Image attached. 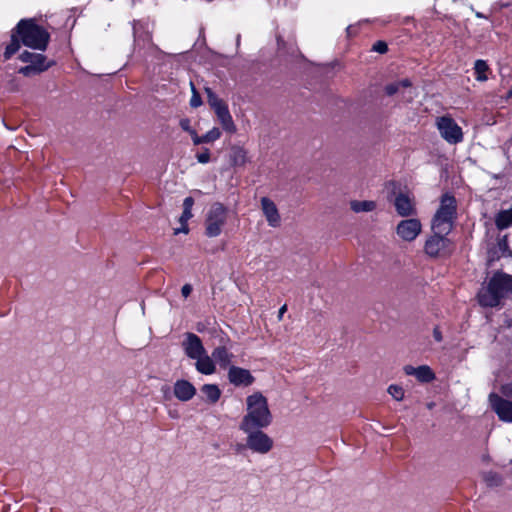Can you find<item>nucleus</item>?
Wrapping results in <instances>:
<instances>
[{"instance_id": "1", "label": "nucleus", "mask_w": 512, "mask_h": 512, "mask_svg": "<svg viewBox=\"0 0 512 512\" xmlns=\"http://www.w3.org/2000/svg\"><path fill=\"white\" fill-rule=\"evenodd\" d=\"M272 413L268 400L260 391H255L246 397V413L239 428L268 427L272 423Z\"/></svg>"}, {"instance_id": "2", "label": "nucleus", "mask_w": 512, "mask_h": 512, "mask_svg": "<svg viewBox=\"0 0 512 512\" xmlns=\"http://www.w3.org/2000/svg\"><path fill=\"white\" fill-rule=\"evenodd\" d=\"M510 294H512V276L497 272L487 286L479 291L478 301L483 307H496Z\"/></svg>"}, {"instance_id": "3", "label": "nucleus", "mask_w": 512, "mask_h": 512, "mask_svg": "<svg viewBox=\"0 0 512 512\" xmlns=\"http://www.w3.org/2000/svg\"><path fill=\"white\" fill-rule=\"evenodd\" d=\"M21 42L32 49L44 51L49 42V33L33 20H21L16 27Z\"/></svg>"}, {"instance_id": "4", "label": "nucleus", "mask_w": 512, "mask_h": 512, "mask_svg": "<svg viewBox=\"0 0 512 512\" xmlns=\"http://www.w3.org/2000/svg\"><path fill=\"white\" fill-rule=\"evenodd\" d=\"M456 216V200L453 196L445 194L442 196L440 206L432 220L433 233L448 234L453 227Z\"/></svg>"}, {"instance_id": "5", "label": "nucleus", "mask_w": 512, "mask_h": 512, "mask_svg": "<svg viewBox=\"0 0 512 512\" xmlns=\"http://www.w3.org/2000/svg\"><path fill=\"white\" fill-rule=\"evenodd\" d=\"M265 427L240 428L246 434L245 446L254 453L261 455L269 453L273 446V439L262 431Z\"/></svg>"}, {"instance_id": "6", "label": "nucleus", "mask_w": 512, "mask_h": 512, "mask_svg": "<svg viewBox=\"0 0 512 512\" xmlns=\"http://www.w3.org/2000/svg\"><path fill=\"white\" fill-rule=\"evenodd\" d=\"M227 218L228 210L223 204L219 202L212 204L205 217V234L210 238L219 236L226 225Z\"/></svg>"}, {"instance_id": "7", "label": "nucleus", "mask_w": 512, "mask_h": 512, "mask_svg": "<svg viewBox=\"0 0 512 512\" xmlns=\"http://www.w3.org/2000/svg\"><path fill=\"white\" fill-rule=\"evenodd\" d=\"M207 94V101L211 108L214 110L218 121L222 128L229 133L236 132V125L229 112L228 106L209 88H205Z\"/></svg>"}, {"instance_id": "8", "label": "nucleus", "mask_w": 512, "mask_h": 512, "mask_svg": "<svg viewBox=\"0 0 512 512\" xmlns=\"http://www.w3.org/2000/svg\"><path fill=\"white\" fill-rule=\"evenodd\" d=\"M436 126L441 137L449 144H457L463 140V132L461 127L448 116L437 118Z\"/></svg>"}, {"instance_id": "9", "label": "nucleus", "mask_w": 512, "mask_h": 512, "mask_svg": "<svg viewBox=\"0 0 512 512\" xmlns=\"http://www.w3.org/2000/svg\"><path fill=\"white\" fill-rule=\"evenodd\" d=\"M422 231L421 221L417 218H409L401 220L395 228L397 236L405 241H414Z\"/></svg>"}, {"instance_id": "10", "label": "nucleus", "mask_w": 512, "mask_h": 512, "mask_svg": "<svg viewBox=\"0 0 512 512\" xmlns=\"http://www.w3.org/2000/svg\"><path fill=\"white\" fill-rule=\"evenodd\" d=\"M489 403L501 421L512 423V401L491 393L489 395Z\"/></svg>"}, {"instance_id": "11", "label": "nucleus", "mask_w": 512, "mask_h": 512, "mask_svg": "<svg viewBox=\"0 0 512 512\" xmlns=\"http://www.w3.org/2000/svg\"><path fill=\"white\" fill-rule=\"evenodd\" d=\"M181 345L185 355L193 360L201 357V355L205 354L206 352L201 339L196 334L191 332L185 333L184 340L182 341Z\"/></svg>"}, {"instance_id": "12", "label": "nucleus", "mask_w": 512, "mask_h": 512, "mask_svg": "<svg viewBox=\"0 0 512 512\" xmlns=\"http://www.w3.org/2000/svg\"><path fill=\"white\" fill-rule=\"evenodd\" d=\"M227 378L229 383L236 387H248L255 382V377L248 369L235 365L229 367Z\"/></svg>"}, {"instance_id": "13", "label": "nucleus", "mask_w": 512, "mask_h": 512, "mask_svg": "<svg viewBox=\"0 0 512 512\" xmlns=\"http://www.w3.org/2000/svg\"><path fill=\"white\" fill-rule=\"evenodd\" d=\"M393 205L401 217H411L416 214L415 200L409 193L399 192L394 198Z\"/></svg>"}, {"instance_id": "14", "label": "nucleus", "mask_w": 512, "mask_h": 512, "mask_svg": "<svg viewBox=\"0 0 512 512\" xmlns=\"http://www.w3.org/2000/svg\"><path fill=\"white\" fill-rule=\"evenodd\" d=\"M262 213L272 228H277L281 224V216L276 204L268 197H262L260 199Z\"/></svg>"}, {"instance_id": "15", "label": "nucleus", "mask_w": 512, "mask_h": 512, "mask_svg": "<svg viewBox=\"0 0 512 512\" xmlns=\"http://www.w3.org/2000/svg\"><path fill=\"white\" fill-rule=\"evenodd\" d=\"M446 234L434 233L425 243V252L431 257H437L448 249L449 240L445 238Z\"/></svg>"}, {"instance_id": "16", "label": "nucleus", "mask_w": 512, "mask_h": 512, "mask_svg": "<svg viewBox=\"0 0 512 512\" xmlns=\"http://www.w3.org/2000/svg\"><path fill=\"white\" fill-rule=\"evenodd\" d=\"M411 82L409 79H402L385 86V92L387 95L392 96L397 93H401L403 98L407 101H411L414 94L411 90Z\"/></svg>"}, {"instance_id": "17", "label": "nucleus", "mask_w": 512, "mask_h": 512, "mask_svg": "<svg viewBox=\"0 0 512 512\" xmlns=\"http://www.w3.org/2000/svg\"><path fill=\"white\" fill-rule=\"evenodd\" d=\"M173 393L179 401L187 402L195 396L196 388L191 382L180 379L174 383Z\"/></svg>"}, {"instance_id": "18", "label": "nucleus", "mask_w": 512, "mask_h": 512, "mask_svg": "<svg viewBox=\"0 0 512 512\" xmlns=\"http://www.w3.org/2000/svg\"><path fill=\"white\" fill-rule=\"evenodd\" d=\"M19 58L22 62L35 65L38 71H45L51 66V63L47 62L43 54L24 51L20 54Z\"/></svg>"}, {"instance_id": "19", "label": "nucleus", "mask_w": 512, "mask_h": 512, "mask_svg": "<svg viewBox=\"0 0 512 512\" xmlns=\"http://www.w3.org/2000/svg\"><path fill=\"white\" fill-rule=\"evenodd\" d=\"M212 357L220 368L229 369L232 365L234 355L226 346H218L212 351Z\"/></svg>"}, {"instance_id": "20", "label": "nucleus", "mask_w": 512, "mask_h": 512, "mask_svg": "<svg viewBox=\"0 0 512 512\" xmlns=\"http://www.w3.org/2000/svg\"><path fill=\"white\" fill-rule=\"evenodd\" d=\"M404 372L407 375L415 376L421 382H430L434 379L435 375L429 366L422 365L419 367H413L407 365L404 367Z\"/></svg>"}, {"instance_id": "21", "label": "nucleus", "mask_w": 512, "mask_h": 512, "mask_svg": "<svg viewBox=\"0 0 512 512\" xmlns=\"http://www.w3.org/2000/svg\"><path fill=\"white\" fill-rule=\"evenodd\" d=\"M195 368L196 370L204 375H212L216 372V363L214 358L207 354L201 355V357L196 358Z\"/></svg>"}, {"instance_id": "22", "label": "nucleus", "mask_w": 512, "mask_h": 512, "mask_svg": "<svg viewBox=\"0 0 512 512\" xmlns=\"http://www.w3.org/2000/svg\"><path fill=\"white\" fill-rule=\"evenodd\" d=\"M230 161L233 166H244L247 162L246 151L238 146L231 148Z\"/></svg>"}, {"instance_id": "23", "label": "nucleus", "mask_w": 512, "mask_h": 512, "mask_svg": "<svg viewBox=\"0 0 512 512\" xmlns=\"http://www.w3.org/2000/svg\"><path fill=\"white\" fill-rule=\"evenodd\" d=\"M201 392L205 395L206 400L210 403H216L221 396V390L216 384L203 385L201 387Z\"/></svg>"}, {"instance_id": "24", "label": "nucleus", "mask_w": 512, "mask_h": 512, "mask_svg": "<svg viewBox=\"0 0 512 512\" xmlns=\"http://www.w3.org/2000/svg\"><path fill=\"white\" fill-rule=\"evenodd\" d=\"M350 208L355 213L371 212L376 208V203L371 200H352L350 202Z\"/></svg>"}, {"instance_id": "25", "label": "nucleus", "mask_w": 512, "mask_h": 512, "mask_svg": "<svg viewBox=\"0 0 512 512\" xmlns=\"http://www.w3.org/2000/svg\"><path fill=\"white\" fill-rule=\"evenodd\" d=\"M496 225L499 229H505L512 225V208L500 212L495 219Z\"/></svg>"}, {"instance_id": "26", "label": "nucleus", "mask_w": 512, "mask_h": 512, "mask_svg": "<svg viewBox=\"0 0 512 512\" xmlns=\"http://www.w3.org/2000/svg\"><path fill=\"white\" fill-rule=\"evenodd\" d=\"M194 204V200L192 197H186L183 201V212L179 218L180 224H187L189 219L192 218V207Z\"/></svg>"}, {"instance_id": "27", "label": "nucleus", "mask_w": 512, "mask_h": 512, "mask_svg": "<svg viewBox=\"0 0 512 512\" xmlns=\"http://www.w3.org/2000/svg\"><path fill=\"white\" fill-rule=\"evenodd\" d=\"M474 70L478 81H486L488 79L486 75L488 65L484 60H477L474 65Z\"/></svg>"}, {"instance_id": "28", "label": "nucleus", "mask_w": 512, "mask_h": 512, "mask_svg": "<svg viewBox=\"0 0 512 512\" xmlns=\"http://www.w3.org/2000/svg\"><path fill=\"white\" fill-rule=\"evenodd\" d=\"M20 48V42L15 35H12V39L10 44L6 47L4 52L5 59H9L13 54H15Z\"/></svg>"}, {"instance_id": "29", "label": "nucleus", "mask_w": 512, "mask_h": 512, "mask_svg": "<svg viewBox=\"0 0 512 512\" xmlns=\"http://www.w3.org/2000/svg\"><path fill=\"white\" fill-rule=\"evenodd\" d=\"M484 481L490 487L499 486L502 482L501 477L494 472H488L484 474Z\"/></svg>"}, {"instance_id": "30", "label": "nucleus", "mask_w": 512, "mask_h": 512, "mask_svg": "<svg viewBox=\"0 0 512 512\" xmlns=\"http://www.w3.org/2000/svg\"><path fill=\"white\" fill-rule=\"evenodd\" d=\"M221 137V131L214 127L211 130H209L206 134L202 135V141L204 143H211L216 140H218Z\"/></svg>"}, {"instance_id": "31", "label": "nucleus", "mask_w": 512, "mask_h": 512, "mask_svg": "<svg viewBox=\"0 0 512 512\" xmlns=\"http://www.w3.org/2000/svg\"><path fill=\"white\" fill-rule=\"evenodd\" d=\"M387 391L397 401H401L404 398V390L401 386L390 385Z\"/></svg>"}, {"instance_id": "32", "label": "nucleus", "mask_w": 512, "mask_h": 512, "mask_svg": "<svg viewBox=\"0 0 512 512\" xmlns=\"http://www.w3.org/2000/svg\"><path fill=\"white\" fill-rule=\"evenodd\" d=\"M210 150L208 148H203L200 152L196 154V159L201 164H207L210 161Z\"/></svg>"}, {"instance_id": "33", "label": "nucleus", "mask_w": 512, "mask_h": 512, "mask_svg": "<svg viewBox=\"0 0 512 512\" xmlns=\"http://www.w3.org/2000/svg\"><path fill=\"white\" fill-rule=\"evenodd\" d=\"M191 85V89H192V97L190 99V105L194 108L196 107H199L201 104H202V101H201V97L200 95L197 93L193 83L191 82L190 83Z\"/></svg>"}, {"instance_id": "34", "label": "nucleus", "mask_w": 512, "mask_h": 512, "mask_svg": "<svg viewBox=\"0 0 512 512\" xmlns=\"http://www.w3.org/2000/svg\"><path fill=\"white\" fill-rule=\"evenodd\" d=\"M38 69H36L35 65H28L25 67L20 68L19 73L23 74L24 76H30L34 73H39Z\"/></svg>"}, {"instance_id": "35", "label": "nucleus", "mask_w": 512, "mask_h": 512, "mask_svg": "<svg viewBox=\"0 0 512 512\" xmlns=\"http://www.w3.org/2000/svg\"><path fill=\"white\" fill-rule=\"evenodd\" d=\"M373 50L378 52V53H385L387 52L388 50V47H387V44L383 41H377L374 45H373Z\"/></svg>"}, {"instance_id": "36", "label": "nucleus", "mask_w": 512, "mask_h": 512, "mask_svg": "<svg viewBox=\"0 0 512 512\" xmlns=\"http://www.w3.org/2000/svg\"><path fill=\"white\" fill-rule=\"evenodd\" d=\"M179 125L184 131H186L189 134L194 131V129H192L190 126V120L188 118L181 119Z\"/></svg>"}, {"instance_id": "37", "label": "nucleus", "mask_w": 512, "mask_h": 512, "mask_svg": "<svg viewBox=\"0 0 512 512\" xmlns=\"http://www.w3.org/2000/svg\"><path fill=\"white\" fill-rule=\"evenodd\" d=\"M190 136L192 137L194 145L204 144V141H202V136H199L195 130L190 133Z\"/></svg>"}, {"instance_id": "38", "label": "nucleus", "mask_w": 512, "mask_h": 512, "mask_svg": "<svg viewBox=\"0 0 512 512\" xmlns=\"http://www.w3.org/2000/svg\"><path fill=\"white\" fill-rule=\"evenodd\" d=\"M192 292V286L190 284H185L182 289H181V293L182 295L187 298Z\"/></svg>"}, {"instance_id": "39", "label": "nucleus", "mask_w": 512, "mask_h": 512, "mask_svg": "<svg viewBox=\"0 0 512 512\" xmlns=\"http://www.w3.org/2000/svg\"><path fill=\"white\" fill-rule=\"evenodd\" d=\"M433 337L437 342H441L443 340L442 332L438 327L433 329Z\"/></svg>"}, {"instance_id": "40", "label": "nucleus", "mask_w": 512, "mask_h": 512, "mask_svg": "<svg viewBox=\"0 0 512 512\" xmlns=\"http://www.w3.org/2000/svg\"><path fill=\"white\" fill-rule=\"evenodd\" d=\"M502 393L505 396L512 398V384H508V385L503 386L502 387Z\"/></svg>"}, {"instance_id": "41", "label": "nucleus", "mask_w": 512, "mask_h": 512, "mask_svg": "<svg viewBox=\"0 0 512 512\" xmlns=\"http://www.w3.org/2000/svg\"><path fill=\"white\" fill-rule=\"evenodd\" d=\"M188 232H189V228H188L187 224H181L180 228L174 229V234H176V235L179 234V233L187 234Z\"/></svg>"}, {"instance_id": "42", "label": "nucleus", "mask_w": 512, "mask_h": 512, "mask_svg": "<svg viewBox=\"0 0 512 512\" xmlns=\"http://www.w3.org/2000/svg\"><path fill=\"white\" fill-rule=\"evenodd\" d=\"M287 311V305L284 304L278 311V320H282L284 313Z\"/></svg>"}]
</instances>
